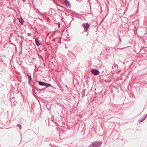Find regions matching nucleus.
I'll return each instance as SVG.
<instances>
[{
    "label": "nucleus",
    "mask_w": 147,
    "mask_h": 147,
    "mask_svg": "<svg viewBox=\"0 0 147 147\" xmlns=\"http://www.w3.org/2000/svg\"><path fill=\"white\" fill-rule=\"evenodd\" d=\"M102 144L100 141H95L93 142L90 145L89 147H99Z\"/></svg>",
    "instance_id": "nucleus-1"
},
{
    "label": "nucleus",
    "mask_w": 147,
    "mask_h": 147,
    "mask_svg": "<svg viewBox=\"0 0 147 147\" xmlns=\"http://www.w3.org/2000/svg\"><path fill=\"white\" fill-rule=\"evenodd\" d=\"M82 26L84 29L85 32H86L89 27V25L88 23H84L82 24Z\"/></svg>",
    "instance_id": "nucleus-2"
},
{
    "label": "nucleus",
    "mask_w": 147,
    "mask_h": 147,
    "mask_svg": "<svg viewBox=\"0 0 147 147\" xmlns=\"http://www.w3.org/2000/svg\"><path fill=\"white\" fill-rule=\"evenodd\" d=\"M91 72H92L93 74L95 75H97L99 73V71L96 69H92L91 70Z\"/></svg>",
    "instance_id": "nucleus-3"
},
{
    "label": "nucleus",
    "mask_w": 147,
    "mask_h": 147,
    "mask_svg": "<svg viewBox=\"0 0 147 147\" xmlns=\"http://www.w3.org/2000/svg\"><path fill=\"white\" fill-rule=\"evenodd\" d=\"M147 117L146 115H145L143 116V117H142V118L140 119L138 121L139 122H141L143 121Z\"/></svg>",
    "instance_id": "nucleus-4"
},
{
    "label": "nucleus",
    "mask_w": 147,
    "mask_h": 147,
    "mask_svg": "<svg viewBox=\"0 0 147 147\" xmlns=\"http://www.w3.org/2000/svg\"><path fill=\"white\" fill-rule=\"evenodd\" d=\"M35 42L36 45L38 46L40 45V43L39 41L36 38H35Z\"/></svg>",
    "instance_id": "nucleus-5"
},
{
    "label": "nucleus",
    "mask_w": 147,
    "mask_h": 147,
    "mask_svg": "<svg viewBox=\"0 0 147 147\" xmlns=\"http://www.w3.org/2000/svg\"><path fill=\"white\" fill-rule=\"evenodd\" d=\"M64 3L65 5H66L67 6H69V2L67 0H65L64 1Z\"/></svg>",
    "instance_id": "nucleus-6"
},
{
    "label": "nucleus",
    "mask_w": 147,
    "mask_h": 147,
    "mask_svg": "<svg viewBox=\"0 0 147 147\" xmlns=\"http://www.w3.org/2000/svg\"><path fill=\"white\" fill-rule=\"evenodd\" d=\"M36 61V59L35 58H33L32 59H30L29 60V61L30 63H33L35 62Z\"/></svg>",
    "instance_id": "nucleus-7"
},
{
    "label": "nucleus",
    "mask_w": 147,
    "mask_h": 147,
    "mask_svg": "<svg viewBox=\"0 0 147 147\" xmlns=\"http://www.w3.org/2000/svg\"><path fill=\"white\" fill-rule=\"evenodd\" d=\"M38 84L42 86H44L45 82H43L39 81L38 82Z\"/></svg>",
    "instance_id": "nucleus-8"
},
{
    "label": "nucleus",
    "mask_w": 147,
    "mask_h": 147,
    "mask_svg": "<svg viewBox=\"0 0 147 147\" xmlns=\"http://www.w3.org/2000/svg\"><path fill=\"white\" fill-rule=\"evenodd\" d=\"M51 86V84H49L45 82L44 86L46 87H48Z\"/></svg>",
    "instance_id": "nucleus-9"
},
{
    "label": "nucleus",
    "mask_w": 147,
    "mask_h": 147,
    "mask_svg": "<svg viewBox=\"0 0 147 147\" xmlns=\"http://www.w3.org/2000/svg\"><path fill=\"white\" fill-rule=\"evenodd\" d=\"M17 126H18V127L19 128L20 130H21L22 129V127H21V125L20 124H18L17 125Z\"/></svg>",
    "instance_id": "nucleus-10"
},
{
    "label": "nucleus",
    "mask_w": 147,
    "mask_h": 147,
    "mask_svg": "<svg viewBox=\"0 0 147 147\" xmlns=\"http://www.w3.org/2000/svg\"><path fill=\"white\" fill-rule=\"evenodd\" d=\"M27 76L29 80H30V81H31V79H32L31 76L30 75H27Z\"/></svg>",
    "instance_id": "nucleus-11"
},
{
    "label": "nucleus",
    "mask_w": 147,
    "mask_h": 147,
    "mask_svg": "<svg viewBox=\"0 0 147 147\" xmlns=\"http://www.w3.org/2000/svg\"><path fill=\"white\" fill-rule=\"evenodd\" d=\"M19 22L21 23V24H22L23 23V20L22 18H21V19L19 20Z\"/></svg>",
    "instance_id": "nucleus-12"
},
{
    "label": "nucleus",
    "mask_w": 147,
    "mask_h": 147,
    "mask_svg": "<svg viewBox=\"0 0 147 147\" xmlns=\"http://www.w3.org/2000/svg\"><path fill=\"white\" fill-rule=\"evenodd\" d=\"M30 81V80H29L28 81V83L29 84H30V81Z\"/></svg>",
    "instance_id": "nucleus-13"
},
{
    "label": "nucleus",
    "mask_w": 147,
    "mask_h": 147,
    "mask_svg": "<svg viewBox=\"0 0 147 147\" xmlns=\"http://www.w3.org/2000/svg\"><path fill=\"white\" fill-rule=\"evenodd\" d=\"M119 40L120 42H121V38H119Z\"/></svg>",
    "instance_id": "nucleus-14"
},
{
    "label": "nucleus",
    "mask_w": 147,
    "mask_h": 147,
    "mask_svg": "<svg viewBox=\"0 0 147 147\" xmlns=\"http://www.w3.org/2000/svg\"><path fill=\"white\" fill-rule=\"evenodd\" d=\"M60 25V24H59V26Z\"/></svg>",
    "instance_id": "nucleus-15"
}]
</instances>
